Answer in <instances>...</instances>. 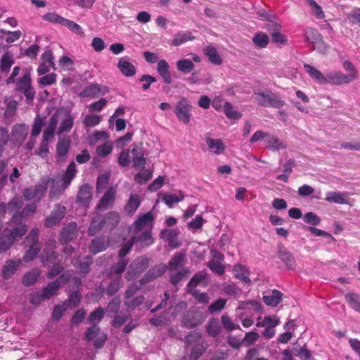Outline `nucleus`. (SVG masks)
<instances>
[{
	"instance_id": "nucleus-25",
	"label": "nucleus",
	"mask_w": 360,
	"mask_h": 360,
	"mask_svg": "<svg viewBox=\"0 0 360 360\" xmlns=\"http://www.w3.org/2000/svg\"><path fill=\"white\" fill-rule=\"evenodd\" d=\"M141 205L140 196L138 194L131 195L124 206V212L127 215H133Z\"/></svg>"
},
{
	"instance_id": "nucleus-30",
	"label": "nucleus",
	"mask_w": 360,
	"mask_h": 360,
	"mask_svg": "<svg viewBox=\"0 0 360 360\" xmlns=\"http://www.w3.org/2000/svg\"><path fill=\"white\" fill-rule=\"evenodd\" d=\"M129 263V259L125 258L119 259V261L112 265L109 269L108 274L109 276L116 275L117 277H121L127 265Z\"/></svg>"
},
{
	"instance_id": "nucleus-48",
	"label": "nucleus",
	"mask_w": 360,
	"mask_h": 360,
	"mask_svg": "<svg viewBox=\"0 0 360 360\" xmlns=\"http://www.w3.org/2000/svg\"><path fill=\"white\" fill-rule=\"evenodd\" d=\"M224 112L228 118L232 120H238L242 117V114L238 111L235 110L233 105L228 101L224 103Z\"/></svg>"
},
{
	"instance_id": "nucleus-17",
	"label": "nucleus",
	"mask_w": 360,
	"mask_h": 360,
	"mask_svg": "<svg viewBox=\"0 0 360 360\" xmlns=\"http://www.w3.org/2000/svg\"><path fill=\"white\" fill-rule=\"evenodd\" d=\"M91 197V187L87 184L82 185L77 193V200L84 205H88L90 202Z\"/></svg>"
},
{
	"instance_id": "nucleus-8",
	"label": "nucleus",
	"mask_w": 360,
	"mask_h": 360,
	"mask_svg": "<svg viewBox=\"0 0 360 360\" xmlns=\"http://www.w3.org/2000/svg\"><path fill=\"white\" fill-rule=\"evenodd\" d=\"M167 270V266L163 264H158L150 269L146 274L140 279L141 285H143L153 280L162 276Z\"/></svg>"
},
{
	"instance_id": "nucleus-58",
	"label": "nucleus",
	"mask_w": 360,
	"mask_h": 360,
	"mask_svg": "<svg viewBox=\"0 0 360 360\" xmlns=\"http://www.w3.org/2000/svg\"><path fill=\"white\" fill-rule=\"evenodd\" d=\"M16 91H22L25 89L30 86L31 84V78L30 75L28 73H26L23 75L22 77L17 80L16 82Z\"/></svg>"
},
{
	"instance_id": "nucleus-55",
	"label": "nucleus",
	"mask_w": 360,
	"mask_h": 360,
	"mask_svg": "<svg viewBox=\"0 0 360 360\" xmlns=\"http://www.w3.org/2000/svg\"><path fill=\"white\" fill-rule=\"evenodd\" d=\"M62 25L66 27L71 32L77 35L82 36L84 34V31L82 27L74 21L65 18V20Z\"/></svg>"
},
{
	"instance_id": "nucleus-63",
	"label": "nucleus",
	"mask_w": 360,
	"mask_h": 360,
	"mask_svg": "<svg viewBox=\"0 0 360 360\" xmlns=\"http://www.w3.org/2000/svg\"><path fill=\"white\" fill-rule=\"evenodd\" d=\"M137 241L143 246H149L153 243V239L150 231L143 232L137 239Z\"/></svg>"
},
{
	"instance_id": "nucleus-13",
	"label": "nucleus",
	"mask_w": 360,
	"mask_h": 360,
	"mask_svg": "<svg viewBox=\"0 0 360 360\" xmlns=\"http://www.w3.org/2000/svg\"><path fill=\"white\" fill-rule=\"evenodd\" d=\"M50 181V177L43 176L40 179V181L37 185H35L34 188L35 202H39L44 196Z\"/></svg>"
},
{
	"instance_id": "nucleus-33",
	"label": "nucleus",
	"mask_w": 360,
	"mask_h": 360,
	"mask_svg": "<svg viewBox=\"0 0 360 360\" xmlns=\"http://www.w3.org/2000/svg\"><path fill=\"white\" fill-rule=\"evenodd\" d=\"M234 276L238 280L241 281L245 283H250L251 282L249 275V270L241 264H238L233 267Z\"/></svg>"
},
{
	"instance_id": "nucleus-18",
	"label": "nucleus",
	"mask_w": 360,
	"mask_h": 360,
	"mask_svg": "<svg viewBox=\"0 0 360 360\" xmlns=\"http://www.w3.org/2000/svg\"><path fill=\"white\" fill-rule=\"evenodd\" d=\"M74 124V117L70 112L68 111L64 115L63 119L60 121L57 134L60 135L64 133H68L72 129Z\"/></svg>"
},
{
	"instance_id": "nucleus-60",
	"label": "nucleus",
	"mask_w": 360,
	"mask_h": 360,
	"mask_svg": "<svg viewBox=\"0 0 360 360\" xmlns=\"http://www.w3.org/2000/svg\"><path fill=\"white\" fill-rule=\"evenodd\" d=\"M121 300L119 296L114 297L108 303L105 308L108 313L117 314L120 309Z\"/></svg>"
},
{
	"instance_id": "nucleus-26",
	"label": "nucleus",
	"mask_w": 360,
	"mask_h": 360,
	"mask_svg": "<svg viewBox=\"0 0 360 360\" xmlns=\"http://www.w3.org/2000/svg\"><path fill=\"white\" fill-rule=\"evenodd\" d=\"M108 246V242L105 237H96L91 243L89 251L92 254H97L104 251Z\"/></svg>"
},
{
	"instance_id": "nucleus-12",
	"label": "nucleus",
	"mask_w": 360,
	"mask_h": 360,
	"mask_svg": "<svg viewBox=\"0 0 360 360\" xmlns=\"http://www.w3.org/2000/svg\"><path fill=\"white\" fill-rule=\"evenodd\" d=\"M207 282V275L206 272L200 271L195 274L187 284L188 292L195 290L198 285L206 286Z\"/></svg>"
},
{
	"instance_id": "nucleus-15",
	"label": "nucleus",
	"mask_w": 360,
	"mask_h": 360,
	"mask_svg": "<svg viewBox=\"0 0 360 360\" xmlns=\"http://www.w3.org/2000/svg\"><path fill=\"white\" fill-rule=\"evenodd\" d=\"M115 188L113 187H110L105 191L103 196L101 199L100 202L97 205L98 209L100 210H103L108 208L115 200Z\"/></svg>"
},
{
	"instance_id": "nucleus-44",
	"label": "nucleus",
	"mask_w": 360,
	"mask_h": 360,
	"mask_svg": "<svg viewBox=\"0 0 360 360\" xmlns=\"http://www.w3.org/2000/svg\"><path fill=\"white\" fill-rule=\"evenodd\" d=\"M205 141H206L209 148H210V149L214 148L216 150H215L216 154H219V153H222L225 149L224 143L222 142V141L221 139H212V138L207 137L205 139Z\"/></svg>"
},
{
	"instance_id": "nucleus-62",
	"label": "nucleus",
	"mask_w": 360,
	"mask_h": 360,
	"mask_svg": "<svg viewBox=\"0 0 360 360\" xmlns=\"http://www.w3.org/2000/svg\"><path fill=\"white\" fill-rule=\"evenodd\" d=\"M109 182V175L106 174L98 176L96 180V192L102 193L107 187Z\"/></svg>"
},
{
	"instance_id": "nucleus-9",
	"label": "nucleus",
	"mask_w": 360,
	"mask_h": 360,
	"mask_svg": "<svg viewBox=\"0 0 360 360\" xmlns=\"http://www.w3.org/2000/svg\"><path fill=\"white\" fill-rule=\"evenodd\" d=\"M352 82L347 74L340 71L329 72L326 74V84L342 85Z\"/></svg>"
},
{
	"instance_id": "nucleus-49",
	"label": "nucleus",
	"mask_w": 360,
	"mask_h": 360,
	"mask_svg": "<svg viewBox=\"0 0 360 360\" xmlns=\"http://www.w3.org/2000/svg\"><path fill=\"white\" fill-rule=\"evenodd\" d=\"M13 244L14 243L6 233V230H5L0 235V253L9 250Z\"/></svg>"
},
{
	"instance_id": "nucleus-10",
	"label": "nucleus",
	"mask_w": 360,
	"mask_h": 360,
	"mask_svg": "<svg viewBox=\"0 0 360 360\" xmlns=\"http://www.w3.org/2000/svg\"><path fill=\"white\" fill-rule=\"evenodd\" d=\"M58 122V112H56L51 117L49 124L43 131V140L45 142H49L51 140L55 135L56 128Z\"/></svg>"
},
{
	"instance_id": "nucleus-24",
	"label": "nucleus",
	"mask_w": 360,
	"mask_h": 360,
	"mask_svg": "<svg viewBox=\"0 0 360 360\" xmlns=\"http://www.w3.org/2000/svg\"><path fill=\"white\" fill-rule=\"evenodd\" d=\"M186 261V255L181 252L175 253L171 258L167 266V269L176 271L182 267Z\"/></svg>"
},
{
	"instance_id": "nucleus-4",
	"label": "nucleus",
	"mask_w": 360,
	"mask_h": 360,
	"mask_svg": "<svg viewBox=\"0 0 360 360\" xmlns=\"http://www.w3.org/2000/svg\"><path fill=\"white\" fill-rule=\"evenodd\" d=\"M77 224L72 221L66 224L61 230L58 240L61 245H65L76 238L77 236Z\"/></svg>"
},
{
	"instance_id": "nucleus-1",
	"label": "nucleus",
	"mask_w": 360,
	"mask_h": 360,
	"mask_svg": "<svg viewBox=\"0 0 360 360\" xmlns=\"http://www.w3.org/2000/svg\"><path fill=\"white\" fill-rule=\"evenodd\" d=\"M39 230L37 228L32 229L23 240V245L27 248L23 256L25 262L34 260L41 250V243L39 240Z\"/></svg>"
},
{
	"instance_id": "nucleus-45",
	"label": "nucleus",
	"mask_w": 360,
	"mask_h": 360,
	"mask_svg": "<svg viewBox=\"0 0 360 360\" xmlns=\"http://www.w3.org/2000/svg\"><path fill=\"white\" fill-rule=\"evenodd\" d=\"M194 67V63L188 59H181L176 63L177 69L186 75L191 72Z\"/></svg>"
},
{
	"instance_id": "nucleus-46",
	"label": "nucleus",
	"mask_w": 360,
	"mask_h": 360,
	"mask_svg": "<svg viewBox=\"0 0 360 360\" xmlns=\"http://www.w3.org/2000/svg\"><path fill=\"white\" fill-rule=\"evenodd\" d=\"M207 334L211 337H217L221 333V326L218 319H212L207 326Z\"/></svg>"
},
{
	"instance_id": "nucleus-61",
	"label": "nucleus",
	"mask_w": 360,
	"mask_h": 360,
	"mask_svg": "<svg viewBox=\"0 0 360 360\" xmlns=\"http://www.w3.org/2000/svg\"><path fill=\"white\" fill-rule=\"evenodd\" d=\"M81 297L82 295L79 291L72 292L64 304L66 305V307H76L79 305Z\"/></svg>"
},
{
	"instance_id": "nucleus-31",
	"label": "nucleus",
	"mask_w": 360,
	"mask_h": 360,
	"mask_svg": "<svg viewBox=\"0 0 360 360\" xmlns=\"http://www.w3.org/2000/svg\"><path fill=\"white\" fill-rule=\"evenodd\" d=\"M14 63L13 54L6 51L3 54L0 60V72L2 73H8L11 66Z\"/></svg>"
},
{
	"instance_id": "nucleus-53",
	"label": "nucleus",
	"mask_w": 360,
	"mask_h": 360,
	"mask_svg": "<svg viewBox=\"0 0 360 360\" xmlns=\"http://www.w3.org/2000/svg\"><path fill=\"white\" fill-rule=\"evenodd\" d=\"M143 169V172H139L134 175V181L140 185L146 183L153 176V174L149 169Z\"/></svg>"
},
{
	"instance_id": "nucleus-64",
	"label": "nucleus",
	"mask_w": 360,
	"mask_h": 360,
	"mask_svg": "<svg viewBox=\"0 0 360 360\" xmlns=\"http://www.w3.org/2000/svg\"><path fill=\"white\" fill-rule=\"evenodd\" d=\"M347 20L351 25H358L360 27V8H356L347 15Z\"/></svg>"
},
{
	"instance_id": "nucleus-22",
	"label": "nucleus",
	"mask_w": 360,
	"mask_h": 360,
	"mask_svg": "<svg viewBox=\"0 0 360 360\" xmlns=\"http://www.w3.org/2000/svg\"><path fill=\"white\" fill-rule=\"evenodd\" d=\"M347 192L330 191L326 193V200L336 204H347L348 198Z\"/></svg>"
},
{
	"instance_id": "nucleus-42",
	"label": "nucleus",
	"mask_w": 360,
	"mask_h": 360,
	"mask_svg": "<svg viewBox=\"0 0 360 360\" xmlns=\"http://www.w3.org/2000/svg\"><path fill=\"white\" fill-rule=\"evenodd\" d=\"M195 37H193L188 32H179L175 34L174 39H172V44L173 46H178L188 41V40L193 39Z\"/></svg>"
},
{
	"instance_id": "nucleus-38",
	"label": "nucleus",
	"mask_w": 360,
	"mask_h": 360,
	"mask_svg": "<svg viewBox=\"0 0 360 360\" xmlns=\"http://www.w3.org/2000/svg\"><path fill=\"white\" fill-rule=\"evenodd\" d=\"M39 275V270L37 269H33L24 275L22 279V283L25 286H31L37 282Z\"/></svg>"
},
{
	"instance_id": "nucleus-54",
	"label": "nucleus",
	"mask_w": 360,
	"mask_h": 360,
	"mask_svg": "<svg viewBox=\"0 0 360 360\" xmlns=\"http://www.w3.org/2000/svg\"><path fill=\"white\" fill-rule=\"evenodd\" d=\"M188 273V269L184 268L180 271L171 274L169 276V281L172 284L176 285L184 280Z\"/></svg>"
},
{
	"instance_id": "nucleus-59",
	"label": "nucleus",
	"mask_w": 360,
	"mask_h": 360,
	"mask_svg": "<svg viewBox=\"0 0 360 360\" xmlns=\"http://www.w3.org/2000/svg\"><path fill=\"white\" fill-rule=\"evenodd\" d=\"M44 124V117H41L39 116H37V117H35L33 124H32L31 135L32 136H39L41 131Z\"/></svg>"
},
{
	"instance_id": "nucleus-36",
	"label": "nucleus",
	"mask_w": 360,
	"mask_h": 360,
	"mask_svg": "<svg viewBox=\"0 0 360 360\" xmlns=\"http://www.w3.org/2000/svg\"><path fill=\"white\" fill-rule=\"evenodd\" d=\"M102 228L105 227L101 220V215L98 214L91 219L88 229L89 236H95L101 230Z\"/></svg>"
},
{
	"instance_id": "nucleus-32",
	"label": "nucleus",
	"mask_w": 360,
	"mask_h": 360,
	"mask_svg": "<svg viewBox=\"0 0 360 360\" xmlns=\"http://www.w3.org/2000/svg\"><path fill=\"white\" fill-rule=\"evenodd\" d=\"M204 53L208 57L211 63L217 65L222 64V58L218 53L217 49L213 46L210 45L206 46L204 49Z\"/></svg>"
},
{
	"instance_id": "nucleus-5",
	"label": "nucleus",
	"mask_w": 360,
	"mask_h": 360,
	"mask_svg": "<svg viewBox=\"0 0 360 360\" xmlns=\"http://www.w3.org/2000/svg\"><path fill=\"white\" fill-rule=\"evenodd\" d=\"M66 207L61 205H56L49 216L45 219V226L51 228L58 224L65 217Z\"/></svg>"
},
{
	"instance_id": "nucleus-39",
	"label": "nucleus",
	"mask_w": 360,
	"mask_h": 360,
	"mask_svg": "<svg viewBox=\"0 0 360 360\" xmlns=\"http://www.w3.org/2000/svg\"><path fill=\"white\" fill-rule=\"evenodd\" d=\"M122 280L121 277L112 279L106 288L105 293L108 297L115 295L122 288Z\"/></svg>"
},
{
	"instance_id": "nucleus-41",
	"label": "nucleus",
	"mask_w": 360,
	"mask_h": 360,
	"mask_svg": "<svg viewBox=\"0 0 360 360\" xmlns=\"http://www.w3.org/2000/svg\"><path fill=\"white\" fill-rule=\"evenodd\" d=\"M345 300L350 307L356 311H360V295L354 292H348L345 295Z\"/></svg>"
},
{
	"instance_id": "nucleus-52",
	"label": "nucleus",
	"mask_w": 360,
	"mask_h": 360,
	"mask_svg": "<svg viewBox=\"0 0 360 360\" xmlns=\"http://www.w3.org/2000/svg\"><path fill=\"white\" fill-rule=\"evenodd\" d=\"M207 266L209 267L213 273L219 276H221L224 274L225 266L218 260L209 261L207 264Z\"/></svg>"
},
{
	"instance_id": "nucleus-40",
	"label": "nucleus",
	"mask_w": 360,
	"mask_h": 360,
	"mask_svg": "<svg viewBox=\"0 0 360 360\" xmlns=\"http://www.w3.org/2000/svg\"><path fill=\"white\" fill-rule=\"evenodd\" d=\"M20 263V261H18V263L13 260H10L6 262V264L4 266L2 269V276L4 279H8L11 278L12 275L15 274L17 270L18 264Z\"/></svg>"
},
{
	"instance_id": "nucleus-6",
	"label": "nucleus",
	"mask_w": 360,
	"mask_h": 360,
	"mask_svg": "<svg viewBox=\"0 0 360 360\" xmlns=\"http://www.w3.org/2000/svg\"><path fill=\"white\" fill-rule=\"evenodd\" d=\"M109 92V88L98 84H91L86 86L80 94L82 97L95 98Z\"/></svg>"
},
{
	"instance_id": "nucleus-21",
	"label": "nucleus",
	"mask_w": 360,
	"mask_h": 360,
	"mask_svg": "<svg viewBox=\"0 0 360 360\" xmlns=\"http://www.w3.org/2000/svg\"><path fill=\"white\" fill-rule=\"evenodd\" d=\"M162 238H165L170 247L176 248L180 245L178 240L179 231L174 229H164L161 232Z\"/></svg>"
},
{
	"instance_id": "nucleus-3",
	"label": "nucleus",
	"mask_w": 360,
	"mask_h": 360,
	"mask_svg": "<svg viewBox=\"0 0 360 360\" xmlns=\"http://www.w3.org/2000/svg\"><path fill=\"white\" fill-rule=\"evenodd\" d=\"M191 105L185 98H181L175 107V114L180 122L184 124L190 122Z\"/></svg>"
},
{
	"instance_id": "nucleus-47",
	"label": "nucleus",
	"mask_w": 360,
	"mask_h": 360,
	"mask_svg": "<svg viewBox=\"0 0 360 360\" xmlns=\"http://www.w3.org/2000/svg\"><path fill=\"white\" fill-rule=\"evenodd\" d=\"M252 41L255 46L265 48L269 42V37L265 33L258 32L253 37Z\"/></svg>"
},
{
	"instance_id": "nucleus-57",
	"label": "nucleus",
	"mask_w": 360,
	"mask_h": 360,
	"mask_svg": "<svg viewBox=\"0 0 360 360\" xmlns=\"http://www.w3.org/2000/svg\"><path fill=\"white\" fill-rule=\"evenodd\" d=\"M145 297L143 295H139L131 299L124 301V305L129 309L134 310L136 307L143 303Z\"/></svg>"
},
{
	"instance_id": "nucleus-51",
	"label": "nucleus",
	"mask_w": 360,
	"mask_h": 360,
	"mask_svg": "<svg viewBox=\"0 0 360 360\" xmlns=\"http://www.w3.org/2000/svg\"><path fill=\"white\" fill-rule=\"evenodd\" d=\"M206 349V347L202 344H197L193 346L189 356L190 360H198L205 352Z\"/></svg>"
},
{
	"instance_id": "nucleus-14",
	"label": "nucleus",
	"mask_w": 360,
	"mask_h": 360,
	"mask_svg": "<svg viewBox=\"0 0 360 360\" xmlns=\"http://www.w3.org/2000/svg\"><path fill=\"white\" fill-rule=\"evenodd\" d=\"M77 166L75 162L72 161L67 167L65 172L61 176V184L63 188H68L73 179L77 174Z\"/></svg>"
},
{
	"instance_id": "nucleus-50",
	"label": "nucleus",
	"mask_w": 360,
	"mask_h": 360,
	"mask_svg": "<svg viewBox=\"0 0 360 360\" xmlns=\"http://www.w3.org/2000/svg\"><path fill=\"white\" fill-rule=\"evenodd\" d=\"M70 146V140H59L56 145V153L59 157H65Z\"/></svg>"
},
{
	"instance_id": "nucleus-19",
	"label": "nucleus",
	"mask_w": 360,
	"mask_h": 360,
	"mask_svg": "<svg viewBox=\"0 0 360 360\" xmlns=\"http://www.w3.org/2000/svg\"><path fill=\"white\" fill-rule=\"evenodd\" d=\"M101 220L104 227L111 231L118 225L120 215L116 212H110L105 215L101 216Z\"/></svg>"
},
{
	"instance_id": "nucleus-35",
	"label": "nucleus",
	"mask_w": 360,
	"mask_h": 360,
	"mask_svg": "<svg viewBox=\"0 0 360 360\" xmlns=\"http://www.w3.org/2000/svg\"><path fill=\"white\" fill-rule=\"evenodd\" d=\"M283 293L278 290H273L271 295L263 297L264 302L271 307L277 306L281 301Z\"/></svg>"
},
{
	"instance_id": "nucleus-37",
	"label": "nucleus",
	"mask_w": 360,
	"mask_h": 360,
	"mask_svg": "<svg viewBox=\"0 0 360 360\" xmlns=\"http://www.w3.org/2000/svg\"><path fill=\"white\" fill-rule=\"evenodd\" d=\"M52 185L49 190V198L51 200H57L60 198L62 193L66 189L63 188V184L56 183L55 179H51Z\"/></svg>"
},
{
	"instance_id": "nucleus-28",
	"label": "nucleus",
	"mask_w": 360,
	"mask_h": 360,
	"mask_svg": "<svg viewBox=\"0 0 360 360\" xmlns=\"http://www.w3.org/2000/svg\"><path fill=\"white\" fill-rule=\"evenodd\" d=\"M169 68V64L165 60H160L158 61L157 67L158 72L162 77L164 82L167 84H171L172 82Z\"/></svg>"
},
{
	"instance_id": "nucleus-20",
	"label": "nucleus",
	"mask_w": 360,
	"mask_h": 360,
	"mask_svg": "<svg viewBox=\"0 0 360 360\" xmlns=\"http://www.w3.org/2000/svg\"><path fill=\"white\" fill-rule=\"evenodd\" d=\"M278 257L285 263L288 269H293L295 266V261L292 255L283 246H280L278 251Z\"/></svg>"
},
{
	"instance_id": "nucleus-23",
	"label": "nucleus",
	"mask_w": 360,
	"mask_h": 360,
	"mask_svg": "<svg viewBox=\"0 0 360 360\" xmlns=\"http://www.w3.org/2000/svg\"><path fill=\"white\" fill-rule=\"evenodd\" d=\"M304 69L308 75L317 83L326 84V75H324L320 70L309 64L304 65Z\"/></svg>"
},
{
	"instance_id": "nucleus-27",
	"label": "nucleus",
	"mask_w": 360,
	"mask_h": 360,
	"mask_svg": "<svg viewBox=\"0 0 360 360\" xmlns=\"http://www.w3.org/2000/svg\"><path fill=\"white\" fill-rule=\"evenodd\" d=\"M27 231V226L25 223H18L12 228L8 232H6L13 243L18 238H22Z\"/></svg>"
},
{
	"instance_id": "nucleus-56",
	"label": "nucleus",
	"mask_w": 360,
	"mask_h": 360,
	"mask_svg": "<svg viewBox=\"0 0 360 360\" xmlns=\"http://www.w3.org/2000/svg\"><path fill=\"white\" fill-rule=\"evenodd\" d=\"M343 68L346 71L350 72L349 74L347 75L351 82L358 78V71L355 66L349 60H345L342 64Z\"/></svg>"
},
{
	"instance_id": "nucleus-7",
	"label": "nucleus",
	"mask_w": 360,
	"mask_h": 360,
	"mask_svg": "<svg viewBox=\"0 0 360 360\" xmlns=\"http://www.w3.org/2000/svg\"><path fill=\"white\" fill-rule=\"evenodd\" d=\"M203 322L201 314L195 309L188 310L184 314L181 323L186 328H192L200 326Z\"/></svg>"
},
{
	"instance_id": "nucleus-34",
	"label": "nucleus",
	"mask_w": 360,
	"mask_h": 360,
	"mask_svg": "<svg viewBox=\"0 0 360 360\" xmlns=\"http://www.w3.org/2000/svg\"><path fill=\"white\" fill-rule=\"evenodd\" d=\"M304 41L312 45L320 42L322 39L318 30L314 28L308 27L304 30Z\"/></svg>"
},
{
	"instance_id": "nucleus-2",
	"label": "nucleus",
	"mask_w": 360,
	"mask_h": 360,
	"mask_svg": "<svg viewBox=\"0 0 360 360\" xmlns=\"http://www.w3.org/2000/svg\"><path fill=\"white\" fill-rule=\"evenodd\" d=\"M254 96L257 104L262 107L279 109L285 105V101L278 95L271 91L264 92L262 90H258L254 92Z\"/></svg>"
},
{
	"instance_id": "nucleus-43",
	"label": "nucleus",
	"mask_w": 360,
	"mask_h": 360,
	"mask_svg": "<svg viewBox=\"0 0 360 360\" xmlns=\"http://www.w3.org/2000/svg\"><path fill=\"white\" fill-rule=\"evenodd\" d=\"M60 287V283L58 281H54L49 283L46 287H44L42 290L44 297L46 299H49L51 297L55 295L58 289Z\"/></svg>"
},
{
	"instance_id": "nucleus-29",
	"label": "nucleus",
	"mask_w": 360,
	"mask_h": 360,
	"mask_svg": "<svg viewBox=\"0 0 360 360\" xmlns=\"http://www.w3.org/2000/svg\"><path fill=\"white\" fill-rule=\"evenodd\" d=\"M266 148L272 151L279 150L287 148V144L284 141L280 140L275 135L269 134L266 140Z\"/></svg>"
},
{
	"instance_id": "nucleus-16",
	"label": "nucleus",
	"mask_w": 360,
	"mask_h": 360,
	"mask_svg": "<svg viewBox=\"0 0 360 360\" xmlns=\"http://www.w3.org/2000/svg\"><path fill=\"white\" fill-rule=\"evenodd\" d=\"M153 219V215L150 212L140 215L138 219L134 223V231L139 232L146 226H150Z\"/></svg>"
},
{
	"instance_id": "nucleus-11",
	"label": "nucleus",
	"mask_w": 360,
	"mask_h": 360,
	"mask_svg": "<svg viewBox=\"0 0 360 360\" xmlns=\"http://www.w3.org/2000/svg\"><path fill=\"white\" fill-rule=\"evenodd\" d=\"M117 68L122 74L126 77H132L136 74L135 65L129 62L127 57L120 58L117 63Z\"/></svg>"
}]
</instances>
